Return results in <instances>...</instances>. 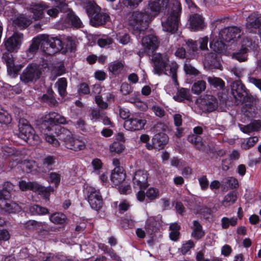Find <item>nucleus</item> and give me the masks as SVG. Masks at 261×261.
<instances>
[{
	"label": "nucleus",
	"mask_w": 261,
	"mask_h": 261,
	"mask_svg": "<svg viewBox=\"0 0 261 261\" xmlns=\"http://www.w3.org/2000/svg\"><path fill=\"white\" fill-rule=\"evenodd\" d=\"M82 25V22L80 18L70 11L68 13L63 14L56 23L57 28L61 30L71 27L80 28Z\"/></svg>",
	"instance_id": "f3484780"
},
{
	"label": "nucleus",
	"mask_w": 261,
	"mask_h": 261,
	"mask_svg": "<svg viewBox=\"0 0 261 261\" xmlns=\"http://www.w3.org/2000/svg\"><path fill=\"white\" fill-rule=\"evenodd\" d=\"M258 139L256 136L249 138L245 143L242 144V147L245 149H248L253 146Z\"/></svg>",
	"instance_id": "4d7b16f0"
},
{
	"label": "nucleus",
	"mask_w": 261,
	"mask_h": 261,
	"mask_svg": "<svg viewBox=\"0 0 261 261\" xmlns=\"http://www.w3.org/2000/svg\"><path fill=\"white\" fill-rule=\"evenodd\" d=\"M5 188L0 190V208L8 213H16L20 212L21 207L18 204L10 200V189L13 185L9 182H5Z\"/></svg>",
	"instance_id": "1a4fd4ad"
},
{
	"label": "nucleus",
	"mask_w": 261,
	"mask_h": 261,
	"mask_svg": "<svg viewBox=\"0 0 261 261\" xmlns=\"http://www.w3.org/2000/svg\"><path fill=\"white\" fill-rule=\"evenodd\" d=\"M153 63V72L159 75L166 74L172 76L174 86L167 85L165 89L170 95L173 94L177 89V81L176 71L178 65L175 62L169 63V59L167 55L160 53H155L152 56Z\"/></svg>",
	"instance_id": "7ed1b4c3"
},
{
	"label": "nucleus",
	"mask_w": 261,
	"mask_h": 261,
	"mask_svg": "<svg viewBox=\"0 0 261 261\" xmlns=\"http://www.w3.org/2000/svg\"><path fill=\"white\" fill-rule=\"evenodd\" d=\"M56 135L59 139L64 142V146L68 149L78 151L86 148L85 142L73 136L68 129L62 126H57Z\"/></svg>",
	"instance_id": "6e6552de"
},
{
	"label": "nucleus",
	"mask_w": 261,
	"mask_h": 261,
	"mask_svg": "<svg viewBox=\"0 0 261 261\" xmlns=\"http://www.w3.org/2000/svg\"><path fill=\"white\" fill-rule=\"evenodd\" d=\"M83 192L92 208L98 210L101 207L102 198L99 189L87 185L84 188Z\"/></svg>",
	"instance_id": "f8f14e48"
},
{
	"label": "nucleus",
	"mask_w": 261,
	"mask_h": 261,
	"mask_svg": "<svg viewBox=\"0 0 261 261\" xmlns=\"http://www.w3.org/2000/svg\"><path fill=\"white\" fill-rule=\"evenodd\" d=\"M261 25V14L254 13L247 18L246 28L249 32L256 30Z\"/></svg>",
	"instance_id": "393cba45"
},
{
	"label": "nucleus",
	"mask_w": 261,
	"mask_h": 261,
	"mask_svg": "<svg viewBox=\"0 0 261 261\" xmlns=\"http://www.w3.org/2000/svg\"><path fill=\"white\" fill-rule=\"evenodd\" d=\"M18 185L21 191L31 190L42 195L45 198H48L50 192L54 191V188L50 186L45 187L34 181L27 182L21 180L19 182Z\"/></svg>",
	"instance_id": "ddd939ff"
},
{
	"label": "nucleus",
	"mask_w": 261,
	"mask_h": 261,
	"mask_svg": "<svg viewBox=\"0 0 261 261\" xmlns=\"http://www.w3.org/2000/svg\"><path fill=\"white\" fill-rule=\"evenodd\" d=\"M208 41V38L207 36L200 38L197 41H193L192 40H188L186 43L189 50L192 52H195L197 50V44L200 45V48L201 50H207V43Z\"/></svg>",
	"instance_id": "a878e982"
},
{
	"label": "nucleus",
	"mask_w": 261,
	"mask_h": 261,
	"mask_svg": "<svg viewBox=\"0 0 261 261\" xmlns=\"http://www.w3.org/2000/svg\"><path fill=\"white\" fill-rule=\"evenodd\" d=\"M190 98L189 90L186 88H180L177 91V94L174 96L173 98L177 101L181 102L185 99Z\"/></svg>",
	"instance_id": "f704fd0d"
},
{
	"label": "nucleus",
	"mask_w": 261,
	"mask_h": 261,
	"mask_svg": "<svg viewBox=\"0 0 261 261\" xmlns=\"http://www.w3.org/2000/svg\"><path fill=\"white\" fill-rule=\"evenodd\" d=\"M159 42L157 37L152 34L146 35L141 40L142 51H139V56H143L144 54L148 55L152 54L159 47Z\"/></svg>",
	"instance_id": "a211bd4d"
},
{
	"label": "nucleus",
	"mask_w": 261,
	"mask_h": 261,
	"mask_svg": "<svg viewBox=\"0 0 261 261\" xmlns=\"http://www.w3.org/2000/svg\"><path fill=\"white\" fill-rule=\"evenodd\" d=\"M117 40L122 44H127L130 40L129 35L126 33H119L116 35Z\"/></svg>",
	"instance_id": "603ef678"
},
{
	"label": "nucleus",
	"mask_w": 261,
	"mask_h": 261,
	"mask_svg": "<svg viewBox=\"0 0 261 261\" xmlns=\"http://www.w3.org/2000/svg\"><path fill=\"white\" fill-rule=\"evenodd\" d=\"M82 6L90 17V23L93 27H97L105 24L110 19L109 15L100 12V8L94 1L84 0Z\"/></svg>",
	"instance_id": "0eeeda50"
},
{
	"label": "nucleus",
	"mask_w": 261,
	"mask_h": 261,
	"mask_svg": "<svg viewBox=\"0 0 261 261\" xmlns=\"http://www.w3.org/2000/svg\"><path fill=\"white\" fill-rule=\"evenodd\" d=\"M20 167L22 168L23 172L30 173L36 169V162L32 160H24L21 163Z\"/></svg>",
	"instance_id": "72a5a7b5"
},
{
	"label": "nucleus",
	"mask_w": 261,
	"mask_h": 261,
	"mask_svg": "<svg viewBox=\"0 0 261 261\" xmlns=\"http://www.w3.org/2000/svg\"><path fill=\"white\" fill-rule=\"evenodd\" d=\"M206 89V83L203 81H198L194 83L192 91L195 94H199Z\"/></svg>",
	"instance_id": "4c0bfd02"
},
{
	"label": "nucleus",
	"mask_w": 261,
	"mask_h": 261,
	"mask_svg": "<svg viewBox=\"0 0 261 261\" xmlns=\"http://www.w3.org/2000/svg\"><path fill=\"white\" fill-rule=\"evenodd\" d=\"M56 163V158L53 155L45 156L43 161V164L48 168H51Z\"/></svg>",
	"instance_id": "6e6d98bb"
},
{
	"label": "nucleus",
	"mask_w": 261,
	"mask_h": 261,
	"mask_svg": "<svg viewBox=\"0 0 261 261\" xmlns=\"http://www.w3.org/2000/svg\"><path fill=\"white\" fill-rule=\"evenodd\" d=\"M145 229L147 233L149 234H152V233L154 231L155 227L153 218L150 217L147 220Z\"/></svg>",
	"instance_id": "8fccbe9b"
},
{
	"label": "nucleus",
	"mask_w": 261,
	"mask_h": 261,
	"mask_svg": "<svg viewBox=\"0 0 261 261\" xmlns=\"http://www.w3.org/2000/svg\"><path fill=\"white\" fill-rule=\"evenodd\" d=\"M112 38L107 37H104L99 39L97 41L98 45L101 47H108L112 43Z\"/></svg>",
	"instance_id": "09e8293b"
},
{
	"label": "nucleus",
	"mask_w": 261,
	"mask_h": 261,
	"mask_svg": "<svg viewBox=\"0 0 261 261\" xmlns=\"http://www.w3.org/2000/svg\"><path fill=\"white\" fill-rule=\"evenodd\" d=\"M238 219L235 217L228 218L223 217L221 219V226L223 228H227L230 225L235 226L237 224Z\"/></svg>",
	"instance_id": "ea45409f"
},
{
	"label": "nucleus",
	"mask_w": 261,
	"mask_h": 261,
	"mask_svg": "<svg viewBox=\"0 0 261 261\" xmlns=\"http://www.w3.org/2000/svg\"><path fill=\"white\" fill-rule=\"evenodd\" d=\"M92 165L93 168V172L96 174H100L103 170L102 168V163L99 159H94L92 162Z\"/></svg>",
	"instance_id": "c03bdc74"
},
{
	"label": "nucleus",
	"mask_w": 261,
	"mask_h": 261,
	"mask_svg": "<svg viewBox=\"0 0 261 261\" xmlns=\"http://www.w3.org/2000/svg\"><path fill=\"white\" fill-rule=\"evenodd\" d=\"M44 121L45 123L41 124L39 129L45 141L54 147H59L60 142L51 134V131L55 129L56 133L57 132L56 127L59 126L56 125L57 124H65L68 123L66 118L59 113L51 112L45 115Z\"/></svg>",
	"instance_id": "39448f33"
},
{
	"label": "nucleus",
	"mask_w": 261,
	"mask_h": 261,
	"mask_svg": "<svg viewBox=\"0 0 261 261\" xmlns=\"http://www.w3.org/2000/svg\"><path fill=\"white\" fill-rule=\"evenodd\" d=\"M33 19H34L33 17L31 18L26 14H19L12 19V24L16 28L23 29L31 24Z\"/></svg>",
	"instance_id": "5701e85b"
},
{
	"label": "nucleus",
	"mask_w": 261,
	"mask_h": 261,
	"mask_svg": "<svg viewBox=\"0 0 261 261\" xmlns=\"http://www.w3.org/2000/svg\"><path fill=\"white\" fill-rule=\"evenodd\" d=\"M129 204L126 200H123L119 205V210L120 212H124L126 211L129 207Z\"/></svg>",
	"instance_id": "774afa93"
},
{
	"label": "nucleus",
	"mask_w": 261,
	"mask_h": 261,
	"mask_svg": "<svg viewBox=\"0 0 261 261\" xmlns=\"http://www.w3.org/2000/svg\"><path fill=\"white\" fill-rule=\"evenodd\" d=\"M11 121V116L0 106V123L7 124L10 123Z\"/></svg>",
	"instance_id": "49530a36"
},
{
	"label": "nucleus",
	"mask_w": 261,
	"mask_h": 261,
	"mask_svg": "<svg viewBox=\"0 0 261 261\" xmlns=\"http://www.w3.org/2000/svg\"><path fill=\"white\" fill-rule=\"evenodd\" d=\"M192 229L191 236L195 239L199 240L204 236V231L202 229V226L197 221H193Z\"/></svg>",
	"instance_id": "c85d7f7f"
},
{
	"label": "nucleus",
	"mask_w": 261,
	"mask_h": 261,
	"mask_svg": "<svg viewBox=\"0 0 261 261\" xmlns=\"http://www.w3.org/2000/svg\"><path fill=\"white\" fill-rule=\"evenodd\" d=\"M240 128L241 131L246 134H249L256 130V127L253 124H249L247 125H240Z\"/></svg>",
	"instance_id": "13d9d810"
},
{
	"label": "nucleus",
	"mask_w": 261,
	"mask_h": 261,
	"mask_svg": "<svg viewBox=\"0 0 261 261\" xmlns=\"http://www.w3.org/2000/svg\"><path fill=\"white\" fill-rule=\"evenodd\" d=\"M170 165L177 169L180 168L182 165V162L176 157H173L170 160Z\"/></svg>",
	"instance_id": "bf43d9fd"
},
{
	"label": "nucleus",
	"mask_w": 261,
	"mask_h": 261,
	"mask_svg": "<svg viewBox=\"0 0 261 261\" xmlns=\"http://www.w3.org/2000/svg\"><path fill=\"white\" fill-rule=\"evenodd\" d=\"M71 43V38L69 36L64 35L59 37H53L47 35L42 34L33 38L29 51L34 53L40 46L45 54L50 55L59 51L63 46H68Z\"/></svg>",
	"instance_id": "f03ea898"
},
{
	"label": "nucleus",
	"mask_w": 261,
	"mask_h": 261,
	"mask_svg": "<svg viewBox=\"0 0 261 261\" xmlns=\"http://www.w3.org/2000/svg\"><path fill=\"white\" fill-rule=\"evenodd\" d=\"M51 222L56 224H64L67 223L66 216L61 213H56L49 217Z\"/></svg>",
	"instance_id": "2f4dec72"
},
{
	"label": "nucleus",
	"mask_w": 261,
	"mask_h": 261,
	"mask_svg": "<svg viewBox=\"0 0 261 261\" xmlns=\"http://www.w3.org/2000/svg\"><path fill=\"white\" fill-rule=\"evenodd\" d=\"M198 180L202 190H205L208 188V180L206 176H202Z\"/></svg>",
	"instance_id": "052dcab7"
},
{
	"label": "nucleus",
	"mask_w": 261,
	"mask_h": 261,
	"mask_svg": "<svg viewBox=\"0 0 261 261\" xmlns=\"http://www.w3.org/2000/svg\"><path fill=\"white\" fill-rule=\"evenodd\" d=\"M56 85L58 87V92L60 95L63 96L66 92L67 87V80L65 78L59 79Z\"/></svg>",
	"instance_id": "a19ab883"
},
{
	"label": "nucleus",
	"mask_w": 261,
	"mask_h": 261,
	"mask_svg": "<svg viewBox=\"0 0 261 261\" xmlns=\"http://www.w3.org/2000/svg\"><path fill=\"white\" fill-rule=\"evenodd\" d=\"M197 103L202 110L212 111L217 107L216 98L213 95H206L197 100Z\"/></svg>",
	"instance_id": "4be33fe9"
},
{
	"label": "nucleus",
	"mask_w": 261,
	"mask_h": 261,
	"mask_svg": "<svg viewBox=\"0 0 261 261\" xmlns=\"http://www.w3.org/2000/svg\"><path fill=\"white\" fill-rule=\"evenodd\" d=\"M132 87L127 83H123L121 86L120 91L123 94L126 95L132 91Z\"/></svg>",
	"instance_id": "680f3d73"
},
{
	"label": "nucleus",
	"mask_w": 261,
	"mask_h": 261,
	"mask_svg": "<svg viewBox=\"0 0 261 261\" xmlns=\"http://www.w3.org/2000/svg\"><path fill=\"white\" fill-rule=\"evenodd\" d=\"M173 5L174 7L167 18L162 22L163 30L171 33H174L177 30L181 12L180 4L178 1L174 0Z\"/></svg>",
	"instance_id": "9d476101"
},
{
	"label": "nucleus",
	"mask_w": 261,
	"mask_h": 261,
	"mask_svg": "<svg viewBox=\"0 0 261 261\" xmlns=\"http://www.w3.org/2000/svg\"><path fill=\"white\" fill-rule=\"evenodd\" d=\"M18 137L31 145H37L41 141L40 137L35 134L33 127L28 123L19 125Z\"/></svg>",
	"instance_id": "4468645a"
},
{
	"label": "nucleus",
	"mask_w": 261,
	"mask_h": 261,
	"mask_svg": "<svg viewBox=\"0 0 261 261\" xmlns=\"http://www.w3.org/2000/svg\"><path fill=\"white\" fill-rule=\"evenodd\" d=\"M211 41L210 46L211 48L215 53H222L225 50V44L223 40L220 39V41L218 39H212Z\"/></svg>",
	"instance_id": "7c9ffc66"
},
{
	"label": "nucleus",
	"mask_w": 261,
	"mask_h": 261,
	"mask_svg": "<svg viewBox=\"0 0 261 261\" xmlns=\"http://www.w3.org/2000/svg\"><path fill=\"white\" fill-rule=\"evenodd\" d=\"M124 149V146L123 144L119 141H115L110 146V150L111 152L120 153Z\"/></svg>",
	"instance_id": "79ce46f5"
},
{
	"label": "nucleus",
	"mask_w": 261,
	"mask_h": 261,
	"mask_svg": "<svg viewBox=\"0 0 261 261\" xmlns=\"http://www.w3.org/2000/svg\"><path fill=\"white\" fill-rule=\"evenodd\" d=\"M146 123L145 119L139 118H131L124 123V128L130 131L138 130L142 129Z\"/></svg>",
	"instance_id": "b1692460"
},
{
	"label": "nucleus",
	"mask_w": 261,
	"mask_h": 261,
	"mask_svg": "<svg viewBox=\"0 0 261 261\" xmlns=\"http://www.w3.org/2000/svg\"><path fill=\"white\" fill-rule=\"evenodd\" d=\"M237 199V193L234 191L230 192L224 196L222 201V204L225 207L230 206L235 203Z\"/></svg>",
	"instance_id": "c756f323"
},
{
	"label": "nucleus",
	"mask_w": 261,
	"mask_h": 261,
	"mask_svg": "<svg viewBox=\"0 0 261 261\" xmlns=\"http://www.w3.org/2000/svg\"><path fill=\"white\" fill-rule=\"evenodd\" d=\"M53 91L52 90L48 91L47 94H44L42 97V100L46 102L50 106H54L56 103V101L53 95Z\"/></svg>",
	"instance_id": "37998d69"
},
{
	"label": "nucleus",
	"mask_w": 261,
	"mask_h": 261,
	"mask_svg": "<svg viewBox=\"0 0 261 261\" xmlns=\"http://www.w3.org/2000/svg\"><path fill=\"white\" fill-rule=\"evenodd\" d=\"M42 72L41 66L36 63L30 64L20 76L21 81L28 83L36 81Z\"/></svg>",
	"instance_id": "dca6fc26"
},
{
	"label": "nucleus",
	"mask_w": 261,
	"mask_h": 261,
	"mask_svg": "<svg viewBox=\"0 0 261 261\" xmlns=\"http://www.w3.org/2000/svg\"><path fill=\"white\" fill-rule=\"evenodd\" d=\"M202 17L198 14H194L190 17V28L192 31L200 30L204 27Z\"/></svg>",
	"instance_id": "cd10ccee"
},
{
	"label": "nucleus",
	"mask_w": 261,
	"mask_h": 261,
	"mask_svg": "<svg viewBox=\"0 0 261 261\" xmlns=\"http://www.w3.org/2000/svg\"><path fill=\"white\" fill-rule=\"evenodd\" d=\"M189 140L194 144L197 149H203L204 144L200 136L197 135H192L189 137Z\"/></svg>",
	"instance_id": "a18cd8bd"
},
{
	"label": "nucleus",
	"mask_w": 261,
	"mask_h": 261,
	"mask_svg": "<svg viewBox=\"0 0 261 261\" xmlns=\"http://www.w3.org/2000/svg\"><path fill=\"white\" fill-rule=\"evenodd\" d=\"M224 182L230 189H236L239 187L238 180L233 177H227L225 178Z\"/></svg>",
	"instance_id": "de8ad7c7"
},
{
	"label": "nucleus",
	"mask_w": 261,
	"mask_h": 261,
	"mask_svg": "<svg viewBox=\"0 0 261 261\" xmlns=\"http://www.w3.org/2000/svg\"><path fill=\"white\" fill-rule=\"evenodd\" d=\"M194 246V242L191 240H189L182 245L180 248L181 252L182 254H186Z\"/></svg>",
	"instance_id": "5fc2aeb1"
},
{
	"label": "nucleus",
	"mask_w": 261,
	"mask_h": 261,
	"mask_svg": "<svg viewBox=\"0 0 261 261\" xmlns=\"http://www.w3.org/2000/svg\"><path fill=\"white\" fill-rule=\"evenodd\" d=\"M95 100L96 103L101 109H106L107 108L108 103L103 101L99 96H95Z\"/></svg>",
	"instance_id": "0e129e2a"
},
{
	"label": "nucleus",
	"mask_w": 261,
	"mask_h": 261,
	"mask_svg": "<svg viewBox=\"0 0 261 261\" xmlns=\"http://www.w3.org/2000/svg\"><path fill=\"white\" fill-rule=\"evenodd\" d=\"M248 81L250 83L255 85L261 91V79H257L253 77H249Z\"/></svg>",
	"instance_id": "69168bd1"
},
{
	"label": "nucleus",
	"mask_w": 261,
	"mask_h": 261,
	"mask_svg": "<svg viewBox=\"0 0 261 261\" xmlns=\"http://www.w3.org/2000/svg\"><path fill=\"white\" fill-rule=\"evenodd\" d=\"M123 67V64L121 62L114 61L110 64L109 70L114 74L117 75L122 72Z\"/></svg>",
	"instance_id": "473e14b6"
},
{
	"label": "nucleus",
	"mask_w": 261,
	"mask_h": 261,
	"mask_svg": "<svg viewBox=\"0 0 261 261\" xmlns=\"http://www.w3.org/2000/svg\"><path fill=\"white\" fill-rule=\"evenodd\" d=\"M86 124L85 121L81 119L78 120L75 124L76 128L81 130L83 132L86 131Z\"/></svg>",
	"instance_id": "e2e57ef3"
},
{
	"label": "nucleus",
	"mask_w": 261,
	"mask_h": 261,
	"mask_svg": "<svg viewBox=\"0 0 261 261\" xmlns=\"http://www.w3.org/2000/svg\"><path fill=\"white\" fill-rule=\"evenodd\" d=\"M242 33L241 29L237 27H230L224 28L219 33V39L230 43L227 45V47L229 46H235L236 44L240 43L243 40L241 39Z\"/></svg>",
	"instance_id": "9b49d317"
},
{
	"label": "nucleus",
	"mask_w": 261,
	"mask_h": 261,
	"mask_svg": "<svg viewBox=\"0 0 261 261\" xmlns=\"http://www.w3.org/2000/svg\"><path fill=\"white\" fill-rule=\"evenodd\" d=\"M179 229L180 226L177 223H174L170 225L169 236L171 240L175 241L179 238Z\"/></svg>",
	"instance_id": "e433bc0d"
},
{
	"label": "nucleus",
	"mask_w": 261,
	"mask_h": 261,
	"mask_svg": "<svg viewBox=\"0 0 261 261\" xmlns=\"http://www.w3.org/2000/svg\"><path fill=\"white\" fill-rule=\"evenodd\" d=\"M167 127L162 123H158L154 127V131L155 133L152 138V143L154 148L161 149L164 147L168 143L169 138L166 132Z\"/></svg>",
	"instance_id": "2eb2a0df"
},
{
	"label": "nucleus",
	"mask_w": 261,
	"mask_h": 261,
	"mask_svg": "<svg viewBox=\"0 0 261 261\" xmlns=\"http://www.w3.org/2000/svg\"><path fill=\"white\" fill-rule=\"evenodd\" d=\"M164 6V4L161 0H151L148 6L141 12H134L129 20L130 24L133 27L134 33L139 37L144 34L145 30L147 28L149 22L159 14L161 8Z\"/></svg>",
	"instance_id": "f257e3e1"
},
{
	"label": "nucleus",
	"mask_w": 261,
	"mask_h": 261,
	"mask_svg": "<svg viewBox=\"0 0 261 261\" xmlns=\"http://www.w3.org/2000/svg\"><path fill=\"white\" fill-rule=\"evenodd\" d=\"M79 92L83 94H89L90 93V90L88 86L85 83L81 84L79 88Z\"/></svg>",
	"instance_id": "338daca9"
},
{
	"label": "nucleus",
	"mask_w": 261,
	"mask_h": 261,
	"mask_svg": "<svg viewBox=\"0 0 261 261\" xmlns=\"http://www.w3.org/2000/svg\"><path fill=\"white\" fill-rule=\"evenodd\" d=\"M125 178V174L123 169L120 167L115 168L111 175V180L114 185L117 186L121 184Z\"/></svg>",
	"instance_id": "bb28decb"
},
{
	"label": "nucleus",
	"mask_w": 261,
	"mask_h": 261,
	"mask_svg": "<svg viewBox=\"0 0 261 261\" xmlns=\"http://www.w3.org/2000/svg\"><path fill=\"white\" fill-rule=\"evenodd\" d=\"M55 2L58 4L56 7L48 6L43 2L32 3L29 9L33 13L34 20H38L42 19L44 16V10H46L47 14L51 18L56 17L60 11L68 10V5L65 3V0L62 2Z\"/></svg>",
	"instance_id": "423d86ee"
},
{
	"label": "nucleus",
	"mask_w": 261,
	"mask_h": 261,
	"mask_svg": "<svg viewBox=\"0 0 261 261\" xmlns=\"http://www.w3.org/2000/svg\"><path fill=\"white\" fill-rule=\"evenodd\" d=\"M148 174L144 170H138L135 172L133 178V186L135 188L141 190L146 189L148 186Z\"/></svg>",
	"instance_id": "412c9836"
},
{
	"label": "nucleus",
	"mask_w": 261,
	"mask_h": 261,
	"mask_svg": "<svg viewBox=\"0 0 261 261\" xmlns=\"http://www.w3.org/2000/svg\"><path fill=\"white\" fill-rule=\"evenodd\" d=\"M184 70L187 74L190 75H196L199 74V71L192 65L188 63L185 64Z\"/></svg>",
	"instance_id": "3c124183"
},
{
	"label": "nucleus",
	"mask_w": 261,
	"mask_h": 261,
	"mask_svg": "<svg viewBox=\"0 0 261 261\" xmlns=\"http://www.w3.org/2000/svg\"><path fill=\"white\" fill-rule=\"evenodd\" d=\"M60 175L57 172H51L49 176V181L54 184L56 186H58L60 182Z\"/></svg>",
	"instance_id": "864d4df0"
},
{
	"label": "nucleus",
	"mask_w": 261,
	"mask_h": 261,
	"mask_svg": "<svg viewBox=\"0 0 261 261\" xmlns=\"http://www.w3.org/2000/svg\"><path fill=\"white\" fill-rule=\"evenodd\" d=\"M232 94L236 99L245 102L248 96L247 90L241 81L233 82L231 86Z\"/></svg>",
	"instance_id": "aec40b11"
},
{
	"label": "nucleus",
	"mask_w": 261,
	"mask_h": 261,
	"mask_svg": "<svg viewBox=\"0 0 261 261\" xmlns=\"http://www.w3.org/2000/svg\"><path fill=\"white\" fill-rule=\"evenodd\" d=\"M241 44V50L240 51L233 54L232 58L239 62H243L246 60L247 58V52L249 48H254L255 41L250 40L248 38H243Z\"/></svg>",
	"instance_id": "6ab92c4d"
},
{
	"label": "nucleus",
	"mask_w": 261,
	"mask_h": 261,
	"mask_svg": "<svg viewBox=\"0 0 261 261\" xmlns=\"http://www.w3.org/2000/svg\"><path fill=\"white\" fill-rule=\"evenodd\" d=\"M23 40V35L18 32H15L13 35L5 39L3 44L8 52L3 55V60L6 63L7 67L8 74L11 77H15L18 72L22 69V66L20 64L15 65L11 53H16L20 49Z\"/></svg>",
	"instance_id": "20e7f679"
},
{
	"label": "nucleus",
	"mask_w": 261,
	"mask_h": 261,
	"mask_svg": "<svg viewBox=\"0 0 261 261\" xmlns=\"http://www.w3.org/2000/svg\"><path fill=\"white\" fill-rule=\"evenodd\" d=\"M207 80L209 84L214 87L222 88L224 86V82L219 77L212 76L208 77Z\"/></svg>",
	"instance_id": "58836bf2"
},
{
	"label": "nucleus",
	"mask_w": 261,
	"mask_h": 261,
	"mask_svg": "<svg viewBox=\"0 0 261 261\" xmlns=\"http://www.w3.org/2000/svg\"><path fill=\"white\" fill-rule=\"evenodd\" d=\"M160 196V190L158 188L151 187L148 188L146 191V197L149 200H153Z\"/></svg>",
	"instance_id": "c9c22d12"
}]
</instances>
